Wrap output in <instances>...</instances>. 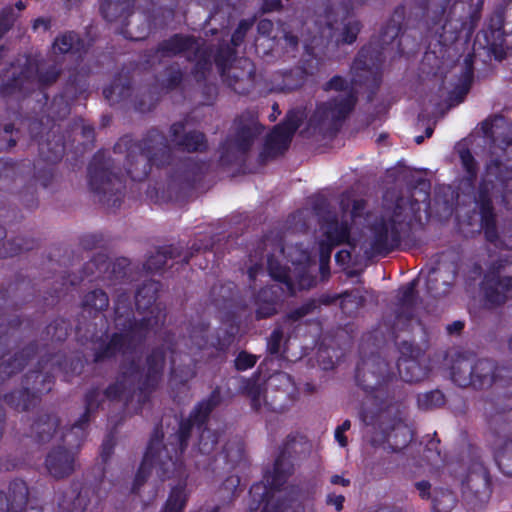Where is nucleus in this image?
<instances>
[{
  "label": "nucleus",
  "mask_w": 512,
  "mask_h": 512,
  "mask_svg": "<svg viewBox=\"0 0 512 512\" xmlns=\"http://www.w3.org/2000/svg\"><path fill=\"white\" fill-rule=\"evenodd\" d=\"M481 131L489 144V156L474 203L485 239L497 244L500 236L493 198L500 199L507 210H512V124L503 115L495 114L481 123ZM501 243L512 250V226L504 230Z\"/></svg>",
  "instance_id": "nucleus-1"
},
{
  "label": "nucleus",
  "mask_w": 512,
  "mask_h": 512,
  "mask_svg": "<svg viewBox=\"0 0 512 512\" xmlns=\"http://www.w3.org/2000/svg\"><path fill=\"white\" fill-rule=\"evenodd\" d=\"M162 344L149 350L141 365L135 358H131L120 365L115 380L102 392L105 399L111 402L125 401V405L136 399V413L151 402L153 394L159 388L166 366V353L171 354V378L174 382L185 386L196 376V363L190 359L186 365H176L175 354L177 341L175 333L166 331L162 337Z\"/></svg>",
  "instance_id": "nucleus-2"
},
{
  "label": "nucleus",
  "mask_w": 512,
  "mask_h": 512,
  "mask_svg": "<svg viewBox=\"0 0 512 512\" xmlns=\"http://www.w3.org/2000/svg\"><path fill=\"white\" fill-rule=\"evenodd\" d=\"M162 284L157 280L144 281L135 292V306L139 313L150 315L136 319L127 291L119 292L114 300L113 321L117 331L106 339L99 337L92 349L94 364L112 361L118 355L133 353L142 346L152 329L159 324V308L154 307Z\"/></svg>",
  "instance_id": "nucleus-3"
},
{
  "label": "nucleus",
  "mask_w": 512,
  "mask_h": 512,
  "mask_svg": "<svg viewBox=\"0 0 512 512\" xmlns=\"http://www.w3.org/2000/svg\"><path fill=\"white\" fill-rule=\"evenodd\" d=\"M196 427L191 420L181 419L176 433L171 434L163 444L161 423L155 425L146 451L135 474L131 493L138 494L146 483L152 469L161 481L177 479L178 485L171 488L169 496L160 512H183L187 503L186 480L188 477L183 455L188 448L192 431Z\"/></svg>",
  "instance_id": "nucleus-4"
},
{
  "label": "nucleus",
  "mask_w": 512,
  "mask_h": 512,
  "mask_svg": "<svg viewBox=\"0 0 512 512\" xmlns=\"http://www.w3.org/2000/svg\"><path fill=\"white\" fill-rule=\"evenodd\" d=\"M88 83L79 73L70 74L63 91L55 96L48 108L49 114L30 120L28 130L37 142L43 161L56 164L65 153V135L61 132L60 120L70 114L69 100H76L87 91Z\"/></svg>",
  "instance_id": "nucleus-5"
},
{
  "label": "nucleus",
  "mask_w": 512,
  "mask_h": 512,
  "mask_svg": "<svg viewBox=\"0 0 512 512\" xmlns=\"http://www.w3.org/2000/svg\"><path fill=\"white\" fill-rule=\"evenodd\" d=\"M113 151L116 154L125 153V172L134 182L145 181L153 167H166L173 160V151L167 137L157 128L149 129L140 140L131 135L120 137Z\"/></svg>",
  "instance_id": "nucleus-6"
},
{
  "label": "nucleus",
  "mask_w": 512,
  "mask_h": 512,
  "mask_svg": "<svg viewBox=\"0 0 512 512\" xmlns=\"http://www.w3.org/2000/svg\"><path fill=\"white\" fill-rule=\"evenodd\" d=\"M420 209L419 200L397 197L393 209L385 210L370 225L371 251L386 257L411 241L413 225L421 219Z\"/></svg>",
  "instance_id": "nucleus-7"
},
{
  "label": "nucleus",
  "mask_w": 512,
  "mask_h": 512,
  "mask_svg": "<svg viewBox=\"0 0 512 512\" xmlns=\"http://www.w3.org/2000/svg\"><path fill=\"white\" fill-rule=\"evenodd\" d=\"M105 400L103 392L98 387H91L84 395L85 409L78 420L62 434L65 446L52 448L46 458L45 467L55 479L70 476L75 470L77 451L86 440L92 417Z\"/></svg>",
  "instance_id": "nucleus-8"
},
{
  "label": "nucleus",
  "mask_w": 512,
  "mask_h": 512,
  "mask_svg": "<svg viewBox=\"0 0 512 512\" xmlns=\"http://www.w3.org/2000/svg\"><path fill=\"white\" fill-rule=\"evenodd\" d=\"M295 437L288 435L279 447L272 470L264 473V481L254 483L249 490L248 510L255 512H290L291 506L286 499L273 501L275 491H279L294 472L291 449Z\"/></svg>",
  "instance_id": "nucleus-9"
},
{
  "label": "nucleus",
  "mask_w": 512,
  "mask_h": 512,
  "mask_svg": "<svg viewBox=\"0 0 512 512\" xmlns=\"http://www.w3.org/2000/svg\"><path fill=\"white\" fill-rule=\"evenodd\" d=\"M404 14L403 6L394 9L391 17L381 27L379 34L372 36L369 42L359 49L353 60L352 69L377 73L382 69L386 54L390 52H393L394 56L405 54L402 46Z\"/></svg>",
  "instance_id": "nucleus-10"
},
{
  "label": "nucleus",
  "mask_w": 512,
  "mask_h": 512,
  "mask_svg": "<svg viewBox=\"0 0 512 512\" xmlns=\"http://www.w3.org/2000/svg\"><path fill=\"white\" fill-rule=\"evenodd\" d=\"M355 382L381 406H391L402 396L399 380L378 353L360 358L355 369Z\"/></svg>",
  "instance_id": "nucleus-11"
},
{
  "label": "nucleus",
  "mask_w": 512,
  "mask_h": 512,
  "mask_svg": "<svg viewBox=\"0 0 512 512\" xmlns=\"http://www.w3.org/2000/svg\"><path fill=\"white\" fill-rule=\"evenodd\" d=\"M61 74L56 65L49 66L40 71L38 64L31 57H27L21 65L10 64L9 68L0 73V96L3 98H25L38 86L44 89L55 83Z\"/></svg>",
  "instance_id": "nucleus-12"
},
{
  "label": "nucleus",
  "mask_w": 512,
  "mask_h": 512,
  "mask_svg": "<svg viewBox=\"0 0 512 512\" xmlns=\"http://www.w3.org/2000/svg\"><path fill=\"white\" fill-rule=\"evenodd\" d=\"M88 186L100 203L108 208H119L125 195L124 177L108 151L100 149L87 167Z\"/></svg>",
  "instance_id": "nucleus-13"
},
{
  "label": "nucleus",
  "mask_w": 512,
  "mask_h": 512,
  "mask_svg": "<svg viewBox=\"0 0 512 512\" xmlns=\"http://www.w3.org/2000/svg\"><path fill=\"white\" fill-rule=\"evenodd\" d=\"M130 270V260L126 257H120L114 261H110L109 257L104 253H97L91 260L86 262L81 270L80 277H74L69 280V286L78 285L85 278L90 281L100 280L108 282V284H117L123 282ZM68 276H61V288H55L50 293L52 300L59 299L64 290H68Z\"/></svg>",
  "instance_id": "nucleus-14"
},
{
  "label": "nucleus",
  "mask_w": 512,
  "mask_h": 512,
  "mask_svg": "<svg viewBox=\"0 0 512 512\" xmlns=\"http://www.w3.org/2000/svg\"><path fill=\"white\" fill-rule=\"evenodd\" d=\"M236 47L232 44H219L215 54L214 63L222 81L236 94L248 95L255 87L256 68L253 62L245 59L244 67H232L236 59Z\"/></svg>",
  "instance_id": "nucleus-15"
},
{
  "label": "nucleus",
  "mask_w": 512,
  "mask_h": 512,
  "mask_svg": "<svg viewBox=\"0 0 512 512\" xmlns=\"http://www.w3.org/2000/svg\"><path fill=\"white\" fill-rule=\"evenodd\" d=\"M483 300L489 308H497L512 299V259L499 257L492 261L481 280Z\"/></svg>",
  "instance_id": "nucleus-16"
},
{
  "label": "nucleus",
  "mask_w": 512,
  "mask_h": 512,
  "mask_svg": "<svg viewBox=\"0 0 512 512\" xmlns=\"http://www.w3.org/2000/svg\"><path fill=\"white\" fill-rule=\"evenodd\" d=\"M21 384V388L6 393L3 400L10 408L25 412L34 408L40 402L41 396L52 390L55 377L51 372L33 369L23 376Z\"/></svg>",
  "instance_id": "nucleus-17"
},
{
  "label": "nucleus",
  "mask_w": 512,
  "mask_h": 512,
  "mask_svg": "<svg viewBox=\"0 0 512 512\" xmlns=\"http://www.w3.org/2000/svg\"><path fill=\"white\" fill-rule=\"evenodd\" d=\"M213 242L210 237L203 236L195 239L191 247L184 249L180 245H165L158 247L154 253L148 256L143 264V268L150 273H160L168 266L169 261L171 264L169 268L176 270L188 265L190 259L194 255L203 252H212Z\"/></svg>",
  "instance_id": "nucleus-18"
},
{
  "label": "nucleus",
  "mask_w": 512,
  "mask_h": 512,
  "mask_svg": "<svg viewBox=\"0 0 512 512\" xmlns=\"http://www.w3.org/2000/svg\"><path fill=\"white\" fill-rule=\"evenodd\" d=\"M236 131L233 137L227 138L221 144L220 162L230 165L238 160V154L246 155L255 138L261 134L264 127L257 121V117L251 113H242L236 120Z\"/></svg>",
  "instance_id": "nucleus-19"
},
{
  "label": "nucleus",
  "mask_w": 512,
  "mask_h": 512,
  "mask_svg": "<svg viewBox=\"0 0 512 512\" xmlns=\"http://www.w3.org/2000/svg\"><path fill=\"white\" fill-rule=\"evenodd\" d=\"M208 168V162L195 157L179 159L168 177L169 198L178 200L187 196L203 180Z\"/></svg>",
  "instance_id": "nucleus-20"
},
{
  "label": "nucleus",
  "mask_w": 512,
  "mask_h": 512,
  "mask_svg": "<svg viewBox=\"0 0 512 512\" xmlns=\"http://www.w3.org/2000/svg\"><path fill=\"white\" fill-rule=\"evenodd\" d=\"M301 124L300 112L294 109L289 110L284 119L266 136L263 148L258 155V163L263 165L270 159L284 155Z\"/></svg>",
  "instance_id": "nucleus-21"
},
{
  "label": "nucleus",
  "mask_w": 512,
  "mask_h": 512,
  "mask_svg": "<svg viewBox=\"0 0 512 512\" xmlns=\"http://www.w3.org/2000/svg\"><path fill=\"white\" fill-rule=\"evenodd\" d=\"M358 98L354 89L348 93L339 94L329 98L316 106L310 121L315 127L322 128L326 125L338 130L342 122L352 113Z\"/></svg>",
  "instance_id": "nucleus-22"
},
{
  "label": "nucleus",
  "mask_w": 512,
  "mask_h": 512,
  "mask_svg": "<svg viewBox=\"0 0 512 512\" xmlns=\"http://www.w3.org/2000/svg\"><path fill=\"white\" fill-rule=\"evenodd\" d=\"M505 9L498 7L494 10L481 31L476 34L474 45L486 50L489 56L502 61L506 58L505 37Z\"/></svg>",
  "instance_id": "nucleus-23"
},
{
  "label": "nucleus",
  "mask_w": 512,
  "mask_h": 512,
  "mask_svg": "<svg viewBox=\"0 0 512 512\" xmlns=\"http://www.w3.org/2000/svg\"><path fill=\"white\" fill-rule=\"evenodd\" d=\"M457 275L458 264L455 261L438 260L427 275V294L435 299L446 296L453 287Z\"/></svg>",
  "instance_id": "nucleus-24"
},
{
  "label": "nucleus",
  "mask_w": 512,
  "mask_h": 512,
  "mask_svg": "<svg viewBox=\"0 0 512 512\" xmlns=\"http://www.w3.org/2000/svg\"><path fill=\"white\" fill-rule=\"evenodd\" d=\"M414 2L424 13H428L432 6H436L437 15L432 19V24L437 27L435 33L441 44L452 43L458 39L463 24L453 25L452 21L447 18L442 23L451 0H414Z\"/></svg>",
  "instance_id": "nucleus-25"
},
{
  "label": "nucleus",
  "mask_w": 512,
  "mask_h": 512,
  "mask_svg": "<svg viewBox=\"0 0 512 512\" xmlns=\"http://www.w3.org/2000/svg\"><path fill=\"white\" fill-rule=\"evenodd\" d=\"M169 132L171 141L181 151L202 153L208 149L206 135L199 130L186 131V123L184 121L174 122L170 126Z\"/></svg>",
  "instance_id": "nucleus-26"
},
{
  "label": "nucleus",
  "mask_w": 512,
  "mask_h": 512,
  "mask_svg": "<svg viewBox=\"0 0 512 512\" xmlns=\"http://www.w3.org/2000/svg\"><path fill=\"white\" fill-rule=\"evenodd\" d=\"M28 497L27 483L18 478L12 480L7 493L0 490V512H26Z\"/></svg>",
  "instance_id": "nucleus-27"
},
{
  "label": "nucleus",
  "mask_w": 512,
  "mask_h": 512,
  "mask_svg": "<svg viewBox=\"0 0 512 512\" xmlns=\"http://www.w3.org/2000/svg\"><path fill=\"white\" fill-rule=\"evenodd\" d=\"M280 301L281 293L279 287L266 286L259 289L253 299L255 305V319L259 321L276 315Z\"/></svg>",
  "instance_id": "nucleus-28"
},
{
  "label": "nucleus",
  "mask_w": 512,
  "mask_h": 512,
  "mask_svg": "<svg viewBox=\"0 0 512 512\" xmlns=\"http://www.w3.org/2000/svg\"><path fill=\"white\" fill-rule=\"evenodd\" d=\"M38 352V344L36 341H32L25 345L19 351H16L8 359L0 363V376L3 380L10 379L18 373L22 372L23 369L28 365Z\"/></svg>",
  "instance_id": "nucleus-29"
},
{
  "label": "nucleus",
  "mask_w": 512,
  "mask_h": 512,
  "mask_svg": "<svg viewBox=\"0 0 512 512\" xmlns=\"http://www.w3.org/2000/svg\"><path fill=\"white\" fill-rule=\"evenodd\" d=\"M417 279H413L398 290L395 317L397 320L411 321L415 317L417 305Z\"/></svg>",
  "instance_id": "nucleus-30"
},
{
  "label": "nucleus",
  "mask_w": 512,
  "mask_h": 512,
  "mask_svg": "<svg viewBox=\"0 0 512 512\" xmlns=\"http://www.w3.org/2000/svg\"><path fill=\"white\" fill-rule=\"evenodd\" d=\"M196 44L195 36L175 33L168 39L160 41L155 48V53L162 58H173L192 50Z\"/></svg>",
  "instance_id": "nucleus-31"
},
{
  "label": "nucleus",
  "mask_w": 512,
  "mask_h": 512,
  "mask_svg": "<svg viewBox=\"0 0 512 512\" xmlns=\"http://www.w3.org/2000/svg\"><path fill=\"white\" fill-rule=\"evenodd\" d=\"M352 225L347 220L339 221L336 215H331L325 220V240L332 245H349L352 249L356 247L355 240L351 237Z\"/></svg>",
  "instance_id": "nucleus-32"
},
{
  "label": "nucleus",
  "mask_w": 512,
  "mask_h": 512,
  "mask_svg": "<svg viewBox=\"0 0 512 512\" xmlns=\"http://www.w3.org/2000/svg\"><path fill=\"white\" fill-rule=\"evenodd\" d=\"M135 0H99V13L109 23L121 25L134 14Z\"/></svg>",
  "instance_id": "nucleus-33"
},
{
  "label": "nucleus",
  "mask_w": 512,
  "mask_h": 512,
  "mask_svg": "<svg viewBox=\"0 0 512 512\" xmlns=\"http://www.w3.org/2000/svg\"><path fill=\"white\" fill-rule=\"evenodd\" d=\"M221 402V388L216 386L207 398L199 401L195 405L187 419L191 420L198 430H202L207 427L210 414L221 404Z\"/></svg>",
  "instance_id": "nucleus-34"
},
{
  "label": "nucleus",
  "mask_w": 512,
  "mask_h": 512,
  "mask_svg": "<svg viewBox=\"0 0 512 512\" xmlns=\"http://www.w3.org/2000/svg\"><path fill=\"white\" fill-rule=\"evenodd\" d=\"M60 425V419L55 413L39 414L30 426L28 434L36 443L49 442Z\"/></svg>",
  "instance_id": "nucleus-35"
},
{
  "label": "nucleus",
  "mask_w": 512,
  "mask_h": 512,
  "mask_svg": "<svg viewBox=\"0 0 512 512\" xmlns=\"http://www.w3.org/2000/svg\"><path fill=\"white\" fill-rule=\"evenodd\" d=\"M384 437L391 450L399 452L413 440L414 432L403 420L395 419L389 429L384 432Z\"/></svg>",
  "instance_id": "nucleus-36"
},
{
  "label": "nucleus",
  "mask_w": 512,
  "mask_h": 512,
  "mask_svg": "<svg viewBox=\"0 0 512 512\" xmlns=\"http://www.w3.org/2000/svg\"><path fill=\"white\" fill-rule=\"evenodd\" d=\"M193 49V55L189 56L187 60L195 62L191 73L197 82H201L206 80L212 69V49L208 46L198 45V43Z\"/></svg>",
  "instance_id": "nucleus-37"
},
{
  "label": "nucleus",
  "mask_w": 512,
  "mask_h": 512,
  "mask_svg": "<svg viewBox=\"0 0 512 512\" xmlns=\"http://www.w3.org/2000/svg\"><path fill=\"white\" fill-rule=\"evenodd\" d=\"M132 94L133 87L130 79L121 75L114 77L111 84L103 89V96L111 106L127 101Z\"/></svg>",
  "instance_id": "nucleus-38"
},
{
  "label": "nucleus",
  "mask_w": 512,
  "mask_h": 512,
  "mask_svg": "<svg viewBox=\"0 0 512 512\" xmlns=\"http://www.w3.org/2000/svg\"><path fill=\"white\" fill-rule=\"evenodd\" d=\"M474 389L480 390L491 386L496 379V363L487 358L477 359L473 362Z\"/></svg>",
  "instance_id": "nucleus-39"
},
{
  "label": "nucleus",
  "mask_w": 512,
  "mask_h": 512,
  "mask_svg": "<svg viewBox=\"0 0 512 512\" xmlns=\"http://www.w3.org/2000/svg\"><path fill=\"white\" fill-rule=\"evenodd\" d=\"M458 155L464 172L460 184L467 190H474L478 178V162L469 148L460 149Z\"/></svg>",
  "instance_id": "nucleus-40"
},
{
  "label": "nucleus",
  "mask_w": 512,
  "mask_h": 512,
  "mask_svg": "<svg viewBox=\"0 0 512 512\" xmlns=\"http://www.w3.org/2000/svg\"><path fill=\"white\" fill-rule=\"evenodd\" d=\"M7 231L4 226L0 225V241L6 238ZM37 246L35 239H24L16 237L2 243L0 247V259L14 257L24 251H30Z\"/></svg>",
  "instance_id": "nucleus-41"
},
{
  "label": "nucleus",
  "mask_w": 512,
  "mask_h": 512,
  "mask_svg": "<svg viewBox=\"0 0 512 512\" xmlns=\"http://www.w3.org/2000/svg\"><path fill=\"white\" fill-rule=\"evenodd\" d=\"M237 286L234 282L228 281L225 283H216L210 289L211 303L219 309H227L232 307V304L237 295Z\"/></svg>",
  "instance_id": "nucleus-42"
},
{
  "label": "nucleus",
  "mask_w": 512,
  "mask_h": 512,
  "mask_svg": "<svg viewBox=\"0 0 512 512\" xmlns=\"http://www.w3.org/2000/svg\"><path fill=\"white\" fill-rule=\"evenodd\" d=\"M109 302V296L104 290L94 289L83 296L81 307L83 312L96 318L100 313L108 309Z\"/></svg>",
  "instance_id": "nucleus-43"
},
{
  "label": "nucleus",
  "mask_w": 512,
  "mask_h": 512,
  "mask_svg": "<svg viewBox=\"0 0 512 512\" xmlns=\"http://www.w3.org/2000/svg\"><path fill=\"white\" fill-rule=\"evenodd\" d=\"M53 48L61 54L81 55L85 51V43L78 33L67 31L55 38Z\"/></svg>",
  "instance_id": "nucleus-44"
},
{
  "label": "nucleus",
  "mask_w": 512,
  "mask_h": 512,
  "mask_svg": "<svg viewBox=\"0 0 512 512\" xmlns=\"http://www.w3.org/2000/svg\"><path fill=\"white\" fill-rule=\"evenodd\" d=\"M473 362L467 358L456 359L451 367V379L459 387H473Z\"/></svg>",
  "instance_id": "nucleus-45"
},
{
  "label": "nucleus",
  "mask_w": 512,
  "mask_h": 512,
  "mask_svg": "<svg viewBox=\"0 0 512 512\" xmlns=\"http://www.w3.org/2000/svg\"><path fill=\"white\" fill-rule=\"evenodd\" d=\"M209 322L198 318L191 320L188 325V337L190 341L189 349L196 348L202 350L208 346Z\"/></svg>",
  "instance_id": "nucleus-46"
},
{
  "label": "nucleus",
  "mask_w": 512,
  "mask_h": 512,
  "mask_svg": "<svg viewBox=\"0 0 512 512\" xmlns=\"http://www.w3.org/2000/svg\"><path fill=\"white\" fill-rule=\"evenodd\" d=\"M466 486L479 500L489 499L492 493L491 478L487 470L471 473L467 478Z\"/></svg>",
  "instance_id": "nucleus-47"
},
{
  "label": "nucleus",
  "mask_w": 512,
  "mask_h": 512,
  "mask_svg": "<svg viewBox=\"0 0 512 512\" xmlns=\"http://www.w3.org/2000/svg\"><path fill=\"white\" fill-rule=\"evenodd\" d=\"M310 74L301 66H295L282 73V80L279 83V89L282 92H292L301 88L307 81Z\"/></svg>",
  "instance_id": "nucleus-48"
},
{
  "label": "nucleus",
  "mask_w": 512,
  "mask_h": 512,
  "mask_svg": "<svg viewBox=\"0 0 512 512\" xmlns=\"http://www.w3.org/2000/svg\"><path fill=\"white\" fill-rule=\"evenodd\" d=\"M267 269L272 279L285 285L287 293L290 296L295 295V285L292 278L290 277L289 269L281 265V263L276 260L273 255H270L267 258Z\"/></svg>",
  "instance_id": "nucleus-49"
},
{
  "label": "nucleus",
  "mask_w": 512,
  "mask_h": 512,
  "mask_svg": "<svg viewBox=\"0 0 512 512\" xmlns=\"http://www.w3.org/2000/svg\"><path fill=\"white\" fill-rule=\"evenodd\" d=\"M397 369L400 378L407 383L419 382L426 375L419 359L397 360Z\"/></svg>",
  "instance_id": "nucleus-50"
},
{
  "label": "nucleus",
  "mask_w": 512,
  "mask_h": 512,
  "mask_svg": "<svg viewBox=\"0 0 512 512\" xmlns=\"http://www.w3.org/2000/svg\"><path fill=\"white\" fill-rule=\"evenodd\" d=\"M151 33V24L146 19H142L136 26L131 27L129 19H127L118 29V34L130 41H143L148 38Z\"/></svg>",
  "instance_id": "nucleus-51"
},
{
  "label": "nucleus",
  "mask_w": 512,
  "mask_h": 512,
  "mask_svg": "<svg viewBox=\"0 0 512 512\" xmlns=\"http://www.w3.org/2000/svg\"><path fill=\"white\" fill-rule=\"evenodd\" d=\"M71 331V324L64 318H56L43 331L44 339L51 342H64Z\"/></svg>",
  "instance_id": "nucleus-52"
},
{
  "label": "nucleus",
  "mask_w": 512,
  "mask_h": 512,
  "mask_svg": "<svg viewBox=\"0 0 512 512\" xmlns=\"http://www.w3.org/2000/svg\"><path fill=\"white\" fill-rule=\"evenodd\" d=\"M295 293L298 291L309 290L316 286L317 277L310 271L309 263H302L295 267L294 271Z\"/></svg>",
  "instance_id": "nucleus-53"
},
{
  "label": "nucleus",
  "mask_w": 512,
  "mask_h": 512,
  "mask_svg": "<svg viewBox=\"0 0 512 512\" xmlns=\"http://www.w3.org/2000/svg\"><path fill=\"white\" fill-rule=\"evenodd\" d=\"M446 404V397L439 389L430 390L417 395V406L420 410L429 411L441 408Z\"/></svg>",
  "instance_id": "nucleus-54"
},
{
  "label": "nucleus",
  "mask_w": 512,
  "mask_h": 512,
  "mask_svg": "<svg viewBox=\"0 0 512 512\" xmlns=\"http://www.w3.org/2000/svg\"><path fill=\"white\" fill-rule=\"evenodd\" d=\"M363 25L360 20L350 19L342 24V28L337 37L338 44H353L361 32Z\"/></svg>",
  "instance_id": "nucleus-55"
},
{
  "label": "nucleus",
  "mask_w": 512,
  "mask_h": 512,
  "mask_svg": "<svg viewBox=\"0 0 512 512\" xmlns=\"http://www.w3.org/2000/svg\"><path fill=\"white\" fill-rule=\"evenodd\" d=\"M154 87H149L143 92L138 91L134 96L132 103L134 109L140 113L149 112L155 108L158 101V95L153 91Z\"/></svg>",
  "instance_id": "nucleus-56"
},
{
  "label": "nucleus",
  "mask_w": 512,
  "mask_h": 512,
  "mask_svg": "<svg viewBox=\"0 0 512 512\" xmlns=\"http://www.w3.org/2000/svg\"><path fill=\"white\" fill-rule=\"evenodd\" d=\"M199 432L198 450L203 455H210L218 445L220 434L208 427L199 430Z\"/></svg>",
  "instance_id": "nucleus-57"
},
{
  "label": "nucleus",
  "mask_w": 512,
  "mask_h": 512,
  "mask_svg": "<svg viewBox=\"0 0 512 512\" xmlns=\"http://www.w3.org/2000/svg\"><path fill=\"white\" fill-rule=\"evenodd\" d=\"M512 419V410H502L488 417V425L497 435L511 431L510 420Z\"/></svg>",
  "instance_id": "nucleus-58"
},
{
  "label": "nucleus",
  "mask_w": 512,
  "mask_h": 512,
  "mask_svg": "<svg viewBox=\"0 0 512 512\" xmlns=\"http://www.w3.org/2000/svg\"><path fill=\"white\" fill-rule=\"evenodd\" d=\"M317 309L316 299L311 298L305 301L300 306L290 310L284 316L286 322H298L305 316L312 314Z\"/></svg>",
  "instance_id": "nucleus-59"
},
{
  "label": "nucleus",
  "mask_w": 512,
  "mask_h": 512,
  "mask_svg": "<svg viewBox=\"0 0 512 512\" xmlns=\"http://www.w3.org/2000/svg\"><path fill=\"white\" fill-rule=\"evenodd\" d=\"M18 15L11 5L4 6L0 10V40L13 28Z\"/></svg>",
  "instance_id": "nucleus-60"
},
{
  "label": "nucleus",
  "mask_w": 512,
  "mask_h": 512,
  "mask_svg": "<svg viewBox=\"0 0 512 512\" xmlns=\"http://www.w3.org/2000/svg\"><path fill=\"white\" fill-rule=\"evenodd\" d=\"M397 349L400 354L398 360H415L422 355L421 348L414 341L403 340L397 343Z\"/></svg>",
  "instance_id": "nucleus-61"
},
{
  "label": "nucleus",
  "mask_w": 512,
  "mask_h": 512,
  "mask_svg": "<svg viewBox=\"0 0 512 512\" xmlns=\"http://www.w3.org/2000/svg\"><path fill=\"white\" fill-rule=\"evenodd\" d=\"M253 24L254 19H241L231 35L230 44L236 48L239 47L244 42L245 37Z\"/></svg>",
  "instance_id": "nucleus-62"
},
{
  "label": "nucleus",
  "mask_w": 512,
  "mask_h": 512,
  "mask_svg": "<svg viewBox=\"0 0 512 512\" xmlns=\"http://www.w3.org/2000/svg\"><path fill=\"white\" fill-rule=\"evenodd\" d=\"M283 338V328L280 326L275 327L267 338L266 349L270 355L276 356L280 353Z\"/></svg>",
  "instance_id": "nucleus-63"
},
{
  "label": "nucleus",
  "mask_w": 512,
  "mask_h": 512,
  "mask_svg": "<svg viewBox=\"0 0 512 512\" xmlns=\"http://www.w3.org/2000/svg\"><path fill=\"white\" fill-rule=\"evenodd\" d=\"M322 89L325 92L337 91L344 92L345 94L348 93L349 90L353 89V87L345 77L341 75H334L331 79L323 84Z\"/></svg>",
  "instance_id": "nucleus-64"
}]
</instances>
